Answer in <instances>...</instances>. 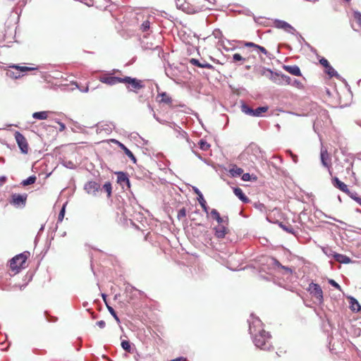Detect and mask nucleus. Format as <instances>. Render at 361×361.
Masks as SVG:
<instances>
[{"label": "nucleus", "mask_w": 361, "mask_h": 361, "mask_svg": "<svg viewBox=\"0 0 361 361\" xmlns=\"http://www.w3.org/2000/svg\"><path fill=\"white\" fill-rule=\"evenodd\" d=\"M247 322L249 333L255 345L261 350H269L272 347L271 336L269 332L264 329L262 322L259 318L251 314Z\"/></svg>", "instance_id": "nucleus-1"}, {"label": "nucleus", "mask_w": 361, "mask_h": 361, "mask_svg": "<svg viewBox=\"0 0 361 361\" xmlns=\"http://www.w3.org/2000/svg\"><path fill=\"white\" fill-rule=\"evenodd\" d=\"M28 255V252H23L17 255L10 260V268L14 272V274L18 273L20 269L23 267Z\"/></svg>", "instance_id": "nucleus-2"}, {"label": "nucleus", "mask_w": 361, "mask_h": 361, "mask_svg": "<svg viewBox=\"0 0 361 361\" xmlns=\"http://www.w3.org/2000/svg\"><path fill=\"white\" fill-rule=\"evenodd\" d=\"M122 83L127 85V89L128 91L134 92L136 93L139 90L144 87V85L142 80L129 76L123 78Z\"/></svg>", "instance_id": "nucleus-3"}, {"label": "nucleus", "mask_w": 361, "mask_h": 361, "mask_svg": "<svg viewBox=\"0 0 361 361\" xmlns=\"http://www.w3.org/2000/svg\"><path fill=\"white\" fill-rule=\"evenodd\" d=\"M8 68H11L16 70V72L11 71V70H7V71H6V75L13 79L20 78L21 76V75H20L21 72L34 71V70L37 69V68L20 66L16 65V64H11L8 66Z\"/></svg>", "instance_id": "nucleus-4"}, {"label": "nucleus", "mask_w": 361, "mask_h": 361, "mask_svg": "<svg viewBox=\"0 0 361 361\" xmlns=\"http://www.w3.org/2000/svg\"><path fill=\"white\" fill-rule=\"evenodd\" d=\"M307 290L310 295L314 297L318 302L319 304H322L324 302L323 291L321 286L313 282L309 284Z\"/></svg>", "instance_id": "nucleus-5"}, {"label": "nucleus", "mask_w": 361, "mask_h": 361, "mask_svg": "<svg viewBox=\"0 0 361 361\" xmlns=\"http://www.w3.org/2000/svg\"><path fill=\"white\" fill-rule=\"evenodd\" d=\"M98 80L102 83L114 85L117 83H122L123 78L112 76L111 73L106 72L103 75L99 76Z\"/></svg>", "instance_id": "nucleus-6"}, {"label": "nucleus", "mask_w": 361, "mask_h": 361, "mask_svg": "<svg viewBox=\"0 0 361 361\" xmlns=\"http://www.w3.org/2000/svg\"><path fill=\"white\" fill-rule=\"evenodd\" d=\"M15 139L16 142L23 154H27L28 152V144L23 134L16 131L15 133Z\"/></svg>", "instance_id": "nucleus-7"}, {"label": "nucleus", "mask_w": 361, "mask_h": 361, "mask_svg": "<svg viewBox=\"0 0 361 361\" xmlns=\"http://www.w3.org/2000/svg\"><path fill=\"white\" fill-rule=\"evenodd\" d=\"M274 27L278 29H282L288 33H290L292 35H295L297 33L295 29L287 22L276 19L274 21Z\"/></svg>", "instance_id": "nucleus-8"}, {"label": "nucleus", "mask_w": 361, "mask_h": 361, "mask_svg": "<svg viewBox=\"0 0 361 361\" xmlns=\"http://www.w3.org/2000/svg\"><path fill=\"white\" fill-rule=\"evenodd\" d=\"M26 194H13L11 195V204L16 207H24L26 204Z\"/></svg>", "instance_id": "nucleus-9"}, {"label": "nucleus", "mask_w": 361, "mask_h": 361, "mask_svg": "<svg viewBox=\"0 0 361 361\" xmlns=\"http://www.w3.org/2000/svg\"><path fill=\"white\" fill-rule=\"evenodd\" d=\"M271 76L272 78L271 81L278 85H281L284 82L288 84L290 83V78L284 74L278 73H271Z\"/></svg>", "instance_id": "nucleus-10"}, {"label": "nucleus", "mask_w": 361, "mask_h": 361, "mask_svg": "<svg viewBox=\"0 0 361 361\" xmlns=\"http://www.w3.org/2000/svg\"><path fill=\"white\" fill-rule=\"evenodd\" d=\"M84 189L88 194L95 196L100 190V185L95 181H89L84 185Z\"/></svg>", "instance_id": "nucleus-11"}, {"label": "nucleus", "mask_w": 361, "mask_h": 361, "mask_svg": "<svg viewBox=\"0 0 361 361\" xmlns=\"http://www.w3.org/2000/svg\"><path fill=\"white\" fill-rule=\"evenodd\" d=\"M94 128H96V133L97 134H100L102 133H105L106 135H109L111 133L113 129L112 123H98L95 125Z\"/></svg>", "instance_id": "nucleus-12"}, {"label": "nucleus", "mask_w": 361, "mask_h": 361, "mask_svg": "<svg viewBox=\"0 0 361 361\" xmlns=\"http://www.w3.org/2000/svg\"><path fill=\"white\" fill-rule=\"evenodd\" d=\"M116 175L118 183H119L123 188L126 186L128 188H130V183L128 174L125 172L119 171L116 173Z\"/></svg>", "instance_id": "nucleus-13"}, {"label": "nucleus", "mask_w": 361, "mask_h": 361, "mask_svg": "<svg viewBox=\"0 0 361 361\" xmlns=\"http://www.w3.org/2000/svg\"><path fill=\"white\" fill-rule=\"evenodd\" d=\"M113 142L118 144V145L122 149L124 152V153L126 154V156L128 157L129 159H131V161L135 164L137 161V159L134 156L133 153L128 148L126 147L123 143L120 142L118 140H112Z\"/></svg>", "instance_id": "nucleus-14"}, {"label": "nucleus", "mask_w": 361, "mask_h": 361, "mask_svg": "<svg viewBox=\"0 0 361 361\" xmlns=\"http://www.w3.org/2000/svg\"><path fill=\"white\" fill-rule=\"evenodd\" d=\"M214 235L217 238H224L227 233L228 229L224 225H219L214 228Z\"/></svg>", "instance_id": "nucleus-15"}, {"label": "nucleus", "mask_w": 361, "mask_h": 361, "mask_svg": "<svg viewBox=\"0 0 361 361\" xmlns=\"http://www.w3.org/2000/svg\"><path fill=\"white\" fill-rule=\"evenodd\" d=\"M332 184L335 188H338L343 192H348V188L346 184L341 181L337 177H334L332 179Z\"/></svg>", "instance_id": "nucleus-16"}, {"label": "nucleus", "mask_w": 361, "mask_h": 361, "mask_svg": "<svg viewBox=\"0 0 361 361\" xmlns=\"http://www.w3.org/2000/svg\"><path fill=\"white\" fill-rule=\"evenodd\" d=\"M269 264V265H271L274 267H278V268H281V269H283L286 271V272L287 274H291L292 273V270L291 269H290L289 267H285V266H283L277 259H276L275 258H270L269 259V262H268Z\"/></svg>", "instance_id": "nucleus-17"}, {"label": "nucleus", "mask_w": 361, "mask_h": 361, "mask_svg": "<svg viewBox=\"0 0 361 361\" xmlns=\"http://www.w3.org/2000/svg\"><path fill=\"white\" fill-rule=\"evenodd\" d=\"M233 192L243 202L247 203L250 202L248 197L245 195L243 190L238 187L233 188Z\"/></svg>", "instance_id": "nucleus-18"}, {"label": "nucleus", "mask_w": 361, "mask_h": 361, "mask_svg": "<svg viewBox=\"0 0 361 361\" xmlns=\"http://www.w3.org/2000/svg\"><path fill=\"white\" fill-rule=\"evenodd\" d=\"M141 44L142 47L145 50H156L159 48V45L158 44H155L152 42H148L145 39L142 41Z\"/></svg>", "instance_id": "nucleus-19"}, {"label": "nucleus", "mask_w": 361, "mask_h": 361, "mask_svg": "<svg viewBox=\"0 0 361 361\" xmlns=\"http://www.w3.org/2000/svg\"><path fill=\"white\" fill-rule=\"evenodd\" d=\"M283 68L290 73V74L296 76L301 75V71L300 68L295 65V66H284Z\"/></svg>", "instance_id": "nucleus-20"}, {"label": "nucleus", "mask_w": 361, "mask_h": 361, "mask_svg": "<svg viewBox=\"0 0 361 361\" xmlns=\"http://www.w3.org/2000/svg\"><path fill=\"white\" fill-rule=\"evenodd\" d=\"M334 258L336 262L342 264H348L350 262V259L348 256L342 254L334 253Z\"/></svg>", "instance_id": "nucleus-21"}, {"label": "nucleus", "mask_w": 361, "mask_h": 361, "mask_svg": "<svg viewBox=\"0 0 361 361\" xmlns=\"http://www.w3.org/2000/svg\"><path fill=\"white\" fill-rule=\"evenodd\" d=\"M350 307L353 312H359L361 310V305L353 297L350 298Z\"/></svg>", "instance_id": "nucleus-22"}, {"label": "nucleus", "mask_w": 361, "mask_h": 361, "mask_svg": "<svg viewBox=\"0 0 361 361\" xmlns=\"http://www.w3.org/2000/svg\"><path fill=\"white\" fill-rule=\"evenodd\" d=\"M229 174L231 177H238L243 174V170L241 168L233 165L229 170Z\"/></svg>", "instance_id": "nucleus-23"}, {"label": "nucleus", "mask_w": 361, "mask_h": 361, "mask_svg": "<svg viewBox=\"0 0 361 361\" xmlns=\"http://www.w3.org/2000/svg\"><path fill=\"white\" fill-rule=\"evenodd\" d=\"M325 72L329 78L335 77L337 79L341 78V75L330 64L326 68Z\"/></svg>", "instance_id": "nucleus-24"}, {"label": "nucleus", "mask_w": 361, "mask_h": 361, "mask_svg": "<svg viewBox=\"0 0 361 361\" xmlns=\"http://www.w3.org/2000/svg\"><path fill=\"white\" fill-rule=\"evenodd\" d=\"M49 111H37L32 114V118L38 120H45L48 118Z\"/></svg>", "instance_id": "nucleus-25"}, {"label": "nucleus", "mask_w": 361, "mask_h": 361, "mask_svg": "<svg viewBox=\"0 0 361 361\" xmlns=\"http://www.w3.org/2000/svg\"><path fill=\"white\" fill-rule=\"evenodd\" d=\"M210 214L219 224H221L224 222V219L221 217L219 212L216 209H212L210 212Z\"/></svg>", "instance_id": "nucleus-26"}, {"label": "nucleus", "mask_w": 361, "mask_h": 361, "mask_svg": "<svg viewBox=\"0 0 361 361\" xmlns=\"http://www.w3.org/2000/svg\"><path fill=\"white\" fill-rule=\"evenodd\" d=\"M240 108L242 112H243L245 114L253 116L254 109L250 107L247 104L243 103Z\"/></svg>", "instance_id": "nucleus-27"}, {"label": "nucleus", "mask_w": 361, "mask_h": 361, "mask_svg": "<svg viewBox=\"0 0 361 361\" xmlns=\"http://www.w3.org/2000/svg\"><path fill=\"white\" fill-rule=\"evenodd\" d=\"M268 110V106H259L256 109H254L253 116L254 117H259L262 116V113L267 112Z\"/></svg>", "instance_id": "nucleus-28"}, {"label": "nucleus", "mask_w": 361, "mask_h": 361, "mask_svg": "<svg viewBox=\"0 0 361 361\" xmlns=\"http://www.w3.org/2000/svg\"><path fill=\"white\" fill-rule=\"evenodd\" d=\"M351 199L355 200L359 204L361 202V197L358 196L357 193L355 191H350L348 189V192H345Z\"/></svg>", "instance_id": "nucleus-29"}, {"label": "nucleus", "mask_w": 361, "mask_h": 361, "mask_svg": "<svg viewBox=\"0 0 361 361\" xmlns=\"http://www.w3.org/2000/svg\"><path fill=\"white\" fill-rule=\"evenodd\" d=\"M320 157H321V161H322V165L325 167L329 168V165L326 162V159H328V157H329L327 152L326 150H324V151L322 150Z\"/></svg>", "instance_id": "nucleus-30"}, {"label": "nucleus", "mask_w": 361, "mask_h": 361, "mask_svg": "<svg viewBox=\"0 0 361 361\" xmlns=\"http://www.w3.org/2000/svg\"><path fill=\"white\" fill-rule=\"evenodd\" d=\"M279 226L283 231H286L287 233L295 235V231L292 226H290V225L286 226V225L283 224V223L281 222L279 224Z\"/></svg>", "instance_id": "nucleus-31"}, {"label": "nucleus", "mask_w": 361, "mask_h": 361, "mask_svg": "<svg viewBox=\"0 0 361 361\" xmlns=\"http://www.w3.org/2000/svg\"><path fill=\"white\" fill-rule=\"evenodd\" d=\"M193 191L197 195V200L198 202L200 203V204L206 202L203 197L202 193L197 188L193 187Z\"/></svg>", "instance_id": "nucleus-32"}, {"label": "nucleus", "mask_w": 361, "mask_h": 361, "mask_svg": "<svg viewBox=\"0 0 361 361\" xmlns=\"http://www.w3.org/2000/svg\"><path fill=\"white\" fill-rule=\"evenodd\" d=\"M36 176H29L27 178H26L25 180H23L21 183V184L23 185V186H27V185H31V184H33L35 181H36Z\"/></svg>", "instance_id": "nucleus-33"}, {"label": "nucleus", "mask_w": 361, "mask_h": 361, "mask_svg": "<svg viewBox=\"0 0 361 361\" xmlns=\"http://www.w3.org/2000/svg\"><path fill=\"white\" fill-rule=\"evenodd\" d=\"M150 29V22L148 20H145L140 25V30L143 32L149 31Z\"/></svg>", "instance_id": "nucleus-34"}, {"label": "nucleus", "mask_w": 361, "mask_h": 361, "mask_svg": "<svg viewBox=\"0 0 361 361\" xmlns=\"http://www.w3.org/2000/svg\"><path fill=\"white\" fill-rule=\"evenodd\" d=\"M200 148L202 150L207 151L210 147V145L207 143V142L204 140H200L199 142Z\"/></svg>", "instance_id": "nucleus-35"}, {"label": "nucleus", "mask_w": 361, "mask_h": 361, "mask_svg": "<svg viewBox=\"0 0 361 361\" xmlns=\"http://www.w3.org/2000/svg\"><path fill=\"white\" fill-rule=\"evenodd\" d=\"M121 345L123 350H125L127 352H130L131 345H130V343L128 341H127V340L122 341Z\"/></svg>", "instance_id": "nucleus-36"}, {"label": "nucleus", "mask_w": 361, "mask_h": 361, "mask_svg": "<svg viewBox=\"0 0 361 361\" xmlns=\"http://www.w3.org/2000/svg\"><path fill=\"white\" fill-rule=\"evenodd\" d=\"M147 106H148L149 109L150 110V111H152V112L153 117H154V118H155V119H156L159 123H161V124H167V122H168V121H164V120H161L159 117H157V115H156L155 112L154 111L153 108L152 107V106H151L149 104H148Z\"/></svg>", "instance_id": "nucleus-37"}, {"label": "nucleus", "mask_w": 361, "mask_h": 361, "mask_svg": "<svg viewBox=\"0 0 361 361\" xmlns=\"http://www.w3.org/2000/svg\"><path fill=\"white\" fill-rule=\"evenodd\" d=\"M161 97V102L169 104L171 102V98L167 95L166 92L159 94Z\"/></svg>", "instance_id": "nucleus-38"}, {"label": "nucleus", "mask_w": 361, "mask_h": 361, "mask_svg": "<svg viewBox=\"0 0 361 361\" xmlns=\"http://www.w3.org/2000/svg\"><path fill=\"white\" fill-rule=\"evenodd\" d=\"M103 189L107 192L108 196L109 197L111 194V184L110 182H106L103 185Z\"/></svg>", "instance_id": "nucleus-39"}, {"label": "nucleus", "mask_w": 361, "mask_h": 361, "mask_svg": "<svg viewBox=\"0 0 361 361\" xmlns=\"http://www.w3.org/2000/svg\"><path fill=\"white\" fill-rule=\"evenodd\" d=\"M233 61L234 62L240 61L243 63L245 61V59L243 58L240 54L235 53L233 55Z\"/></svg>", "instance_id": "nucleus-40"}, {"label": "nucleus", "mask_w": 361, "mask_h": 361, "mask_svg": "<svg viewBox=\"0 0 361 361\" xmlns=\"http://www.w3.org/2000/svg\"><path fill=\"white\" fill-rule=\"evenodd\" d=\"M106 306H107V309H108L109 312H110V314L114 317V318L116 320V322L119 323L120 319L118 317L116 312H115L114 308L111 306H109L108 305H106Z\"/></svg>", "instance_id": "nucleus-41"}, {"label": "nucleus", "mask_w": 361, "mask_h": 361, "mask_svg": "<svg viewBox=\"0 0 361 361\" xmlns=\"http://www.w3.org/2000/svg\"><path fill=\"white\" fill-rule=\"evenodd\" d=\"M176 132L178 133V137L180 136L182 138H187V133L183 130L180 126L178 127Z\"/></svg>", "instance_id": "nucleus-42"}, {"label": "nucleus", "mask_w": 361, "mask_h": 361, "mask_svg": "<svg viewBox=\"0 0 361 361\" xmlns=\"http://www.w3.org/2000/svg\"><path fill=\"white\" fill-rule=\"evenodd\" d=\"M66 204H63L62 208L61 209V211L59 214V216H58V221H60L61 222L63 219V217H64V215H65V210H66Z\"/></svg>", "instance_id": "nucleus-43"}, {"label": "nucleus", "mask_w": 361, "mask_h": 361, "mask_svg": "<svg viewBox=\"0 0 361 361\" xmlns=\"http://www.w3.org/2000/svg\"><path fill=\"white\" fill-rule=\"evenodd\" d=\"M328 283L338 290H341V286L334 279H329Z\"/></svg>", "instance_id": "nucleus-44"}, {"label": "nucleus", "mask_w": 361, "mask_h": 361, "mask_svg": "<svg viewBox=\"0 0 361 361\" xmlns=\"http://www.w3.org/2000/svg\"><path fill=\"white\" fill-rule=\"evenodd\" d=\"M185 216H186V209L183 207L178 211L177 217L179 220H180L183 218L185 217Z\"/></svg>", "instance_id": "nucleus-45"}, {"label": "nucleus", "mask_w": 361, "mask_h": 361, "mask_svg": "<svg viewBox=\"0 0 361 361\" xmlns=\"http://www.w3.org/2000/svg\"><path fill=\"white\" fill-rule=\"evenodd\" d=\"M265 73H268V75H267V77L271 80L272 78L271 76V73H274V72L272 71L269 68H263L262 70L261 74L262 75H265Z\"/></svg>", "instance_id": "nucleus-46"}, {"label": "nucleus", "mask_w": 361, "mask_h": 361, "mask_svg": "<svg viewBox=\"0 0 361 361\" xmlns=\"http://www.w3.org/2000/svg\"><path fill=\"white\" fill-rule=\"evenodd\" d=\"M353 17L357 21L360 25H361V13L360 11H354Z\"/></svg>", "instance_id": "nucleus-47"}, {"label": "nucleus", "mask_w": 361, "mask_h": 361, "mask_svg": "<svg viewBox=\"0 0 361 361\" xmlns=\"http://www.w3.org/2000/svg\"><path fill=\"white\" fill-rule=\"evenodd\" d=\"M190 63H191L193 66L200 67L201 62L196 59H190Z\"/></svg>", "instance_id": "nucleus-48"}, {"label": "nucleus", "mask_w": 361, "mask_h": 361, "mask_svg": "<svg viewBox=\"0 0 361 361\" xmlns=\"http://www.w3.org/2000/svg\"><path fill=\"white\" fill-rule=\"evenodd\" d=\"M247 150H251L252 152H257V151H259V148L257 145L252 144L248 147Z\"/></svg>", "instance_id": "nucleus-49"}, {"label": "nucleus", "mask_w": 361, "mask_h": 361, "mask_svg": "<svg viewBox=\"0 0 361 361\" xmlns=\"http://www.w3.org/2000/svg\"><path fill=\"white\" fill-rule=\"evenodd\" d=\"M255 48L257 49L258 50H259L264 54L269 56V52L267 51V49L264 47L257 45V46H255Z\"/></svg>", "instance_id": "nucleus-50"}, {"label": "nucleus", "mask_w": 361, "mask_h": 361, "mask_svg": "<svg viewBox=\"0 0 361 361\" xmlns=\"http://www.w3.org/2000/svg\"><path fill=\"white\" fill-rule=\"evenodd\" d=\"M319 63L321 65H322L325 68L330 64L327 59L325 58H322L319 60Z\"/></svg>", "instance_id": "nucleus-51"}, {"label": "nucleus", "mask_w": 361, "mask_h": 361, "mask_svg": "<svg viewBox=\"0 0 361 361\" xmlns=\"http://www.w3.org/2000/svg\"><path fill=\"white\" fill-rule=\"evenodd\" d=\"M242 180L244 181H250L251 180V176L248 173H243Z\"/></svg>", "instance_id": "nucleus-52"}, {"label": "nucleus", "mask_w": 361, "mask_h": 361, "mask_svg": "<svg viewBox=\"0 0 361 361\" xmlns=\"http://www.w3.org/2000/svg\"><path fill=\"white\" fill-rule=\"evenodd\" d=\"M200 206L202 207L203 211L208 214H209V207L207 205V202H204L200 204Z\"/></svg>", "instance_id": "nucleus-53"}, {"label": "nucleus", "mask_w": 361, "mask_h": 361, "mask_svg": "<svg viewBox=\"0 0 361 361\" xmlns=\"http://www.w3.org/2000/svg\"><path fill=\"white\" fill-rule=\"evenodd\" d=\"M96 324L100 328L104 329L106 326V323L103 320L98 321Z\"/></svg>", "instance_id": "nucleus-54"}, {"label": "nucleus", "mask_w": 361, "mask_h": 361, "mask_svg": "<svg viewBox=\"0 0 361 361\" xmlns=\"http://www.w3.org/2000/svg\"><path fill=\"white\" fill-rule=\"evenodd\" d=\"M171 128L173 129L175 131L178 128V126L175 123H169L167 122V124Z\"/></svg>", "instance_id": "nucleus-55"}, {"label": "nucleus", "mask_w": 361, "mask_h": 361, "mask_svg": "<svg viewBox=\"0 0 361 361\" xmlns=\"http://www.w3.org/2000/svg\"><path fill=\"white\" fill-rule=\"evenodd\" d=\"M318 212H319L322 215L324 216L325 217H327V218H329V219H334V221H338V222H340V223H342V224L343 223V221H338V220L336 219L335 218H332V217H331V216H327L326 214H325L324 213H323V212H322V211H320V210H319V211H318Z\"/></svg>", "instance_id": "nucleus-56"}, {"label": "nucleus", "mask_w": 361, "mask_h": 361, "mask_svg": "<svg viewBox=\"0 0 361 361\" xmlns=\"http://www.w3.org/2000/svg\"><path fill=\"white\" fill-rule=\"evenodd\" d=\"M258 44H256L253 42H246L245 44V46L247 47H255V46H257Z\"/></svg>", "instance_id": "nucleus-57"}, {"label": "nucleus", "mask_w": 361, "mask_h": 361, "mask_svg": "<svg viewBox=\"0 0 361 361\" xmlns=\"http://www.w3.org/2000/svg\"><path fill=\"white\" fill-rule=\"evenodd\" d=\"M171 361H187V359L184 357H178L176 359L171 360Z\"/></svg>", "instance_id": "nucleus-58"}, {"label": "nucleus", "mask_w": 361, "mask_h": 361, "mask_svg": "<svg viewBox=\"0 0 361 361\" xmlns=\"http://www.w3.org/2000/svg\"><path fill=\"white\" fill-rule=\"evenodd\" d=\"M6 180V177L3 176H0V185H3Z\"/></svg>", "instance_id": "nucleus-59"}, {"label": "nucleus", "mask_w": 361, "mask_h": 361, "mask_svg": "<svg viewBox=\"0 0 361 361\" xmlns=\"http://www.w3.org/2000/svg\"><path fill=\"white\" fill-rule=\"evenodd\" d=\"M204 68H208V69H211V70H214V66H212V64L209 63H207Z\"/></svg>", "instance_id": "nucleus-60"}, {"label": "nucleus", "mask_w": 361, "mask_h": 361, "mask_svg": "<svg viewBox=\"0 0 361 361\" xmlns=\"http://www.w3.org/2000/svg\"><path fill=\"white\" fill-rule=\"evenodd\" d=\"M293 162L294 163H297L298 162V157L295 155V154H292V156H290Z\"/></svg>", "instance_id": "nucleus-61"}, {"label": "nucleus", "mask_w": 361, "mask_h": 361, "mask_svg": "<svg viewBox=\"0 0 361 361\" xmlns=\"http://www.w3.org/2000/svg\"><path fill=\"white\" fill-rule=\"evenodd\" d=\"M59 123L60 125V131L63 130L65 129V128H66L65 124L61 123V122H59Z\"/></svg>", "instance_id": "nucleus-62"}, {"label": "nucleus", "mask_w": 361, "mask_h": 361, "mask_svg": "<svg viewBox=\"0 0 361 361\" xmlns=\"http://www.w3.org/2000/svg\"><path fill=\"white\" fill-rule=\"evenodd\" d=\"M195 154H196V156L198 157V159H200V160L203 161L204 162L207 163V161L205 159H203L201 155L200 154H197L196 152H195Z\"/></svg>", "instance_id": "nucleus-63"}, {"label": "nucleus", "mask_w": 361, "mask_h": 361, "mask_svg": "<svg viewBox=\"0 0 361 361\" xmlns=\"http://www.w3.org/2000/svg\"><path fill=\"white\" fill-rule=\"evenodd\" d=\"M80 90L82 92H87L89 91V87L88 86L85 87L84 89H80Z\"/></svg>", "instance_id": "nucleus-64"}]
</instances>
